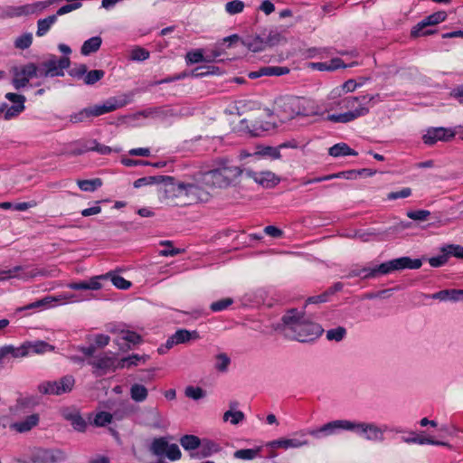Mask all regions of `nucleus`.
Masks as SVG:
<instances>
[{"mask_svg":"<svg viewBox=\"0 0 463 463\" xmlns=\"http://www.w3.org/2000/svg\"><path fill=\"white\" fill-rule=\"evenodd\" d=\"M422 262L420 259L412 260L409 257H401L386 262H383L378 266L373 268H363L361 269L362 279H373L381 275H387L395 270H401L404 269H420Z\"/></svg>","mask_w":463,"mask_h":463,"instance_id":"20e7f679","label":"nucleus"},{"mask_svg":"<svg viewBox=\"0 0 463 463\" xmlns=\"http://www.w3.org/2000/svg\"><path fill=\"white\" fill-rule=\"evenodd\" d=\"M374 99L373 95L359 97L349 96L340 101L342 109H347L345 113L332 114L327 117L332 122L347 123L369 113L367 105Z\"/></svg>","mask_w":463,"mask_h":463,"instance_id":"7ed1b4c3","label":"nucleus"},{"mask_svg":"<svg viewBox=\"0 0 463 463\" xmlns=\"http://www.w3.org/2000/svg\"><path fill=\"white\" fill-rule=\"evenodd\" d=\"M282 322L286 333L299 342L314 340L323 333L321 326L310 321L303 311L295 308L287 311Z\"/></svg>","mask_w":463,"mask_h":463,"instance_id":"f257e3e1","label":"nucleus"},{"mask_svg":"<svg viewBox=\"0 0 463 463\" xmlns=\"http://www.w3.org/2000/svg\"><path fill=\"white\" fill-rule=\"evenodd\" d=\"M26 347L27 355L30 353L41 354L46 352H51L54 347L44 341L27 342L24 344Z\"/></svg>","mask_w":463,"mask_h":463,"instance_id":"c756f323","label":"nucleus"},{"mask_svg":"<svg viewBox=\"0 0 463 463\" xmlns=\"http://www.w3.org/2000/svg\"><path fill=\"white\" fill-rule=\"evenodd\" d=\"M184 394L186 397L196 401L205 396V391L201 387H194L190 385L185 388Z\"/></svg>","mask_w":463,"mask_h":463,"instance_id":"09e8293b","label":"nucleus"},{"mask_svg":"<svg viewBox=\"0 0 463 463\" xmlns=\"http://www.w3.org/2000/svg\"><path fill=\"white\" fill-rule=\"evenodd\" d=\"M329 155L334 157L341 156H357V152L345 143H338L329 148Z\"/></svg>","mask_w":463,"mask_h":463,"instance_id":"473e14b6","label":"nucleus"},{"mask_svg":"<svg viewBox=\"0 0 463 463\" xmlns=\"http://www.w3.org/2000/svg\"><path fill=\"white\" fill-rule=\"evenodd\" d=\"M237 402H233L230 403V410L224 412L222 416L223 421H230L233 425H237L245 419V415L241 411H235Z\"/></svg>","mask_w":463,"mask_h":463,"instance_id":"c85d7f7f","label":"nucleus"},{"mask_svg":"<svg viewBox=\"0 0 463 463\" xmlns=\"http://www.w3.org/2000/svg\"><path fill=\"white\" fill-rule=\"evenodd\" d=\"M250 156L251 154H246L243 152L241 153V158ZM252 156H265L273 159H278L280 157V152L279 147L258 146H256V151L252 154Z\"/></svg>","mask_w":463,"mask_h":463,"instance_id":"bb28decb","label":"nucleus"},{"mask_svg":"<svg viewBox=\"0 0 463 463\" xmlns=\"http://www.w3.org/2000/svg\"><path fill=\"white\" fill-rule=\"evenodd\" d=\"M165 455L170 460H178L181 458L182 453L176 444H169Z\"/></svg>","mask_w":463,"mask_h":463,"instance_id":"e2e57ef3","label":"nucleus"},{"mask_svg":"<svg viewBox=\"0 0 463 463\" xmlns=\"http://www.w3.org/2000/svg\"><path fill=\"white\" fill-rule=\"evenodd\" d=\"M180 444L185 450H194L201 447V439L194 435H184L180 439Z\"/></svg>","mask_w":463,"mask_h":463,"instance_id":"e433bc0d","label":"nucleus"},{"mask_svg":"<svg viewBox=\"0 0 463 463\" xmlns=\"http://www.w3.org/2000/svg\"><path fill=\"white\" fill-rule=\"evenodd\" d=\"M310 67L312 69H316L321 71H333L339 68H345L346 65L344 63V61L340 58H333L329 61H323V62H312L310 63Z\"/></svg>","mask_w":463,"mask_h":463,"instance_id":"a878e982","label":"nucleus"},{"mask_svg":"<svg viewBox=\"0 0 463 463\" xmlns=\"http://www.w3.org/2000/svg\"><path fill=\"white\" fill-rule=\"evenodd\" d=\"M244 7L245 5L241 0H232L225 4V11L231 15L242 13Z\"/></svg>","mask_w":463,"mask_h":463,"instance_id":"37998d69","label":"nucleus"},{"mask_svg":"<svg viewBox=\"0 0 463 463\" xmlns=\"http://www.w3.org/2000/svg\"><path fill=\"white\" fill-rule=\"evenodd\" d=\"M129 394L133 401L142 402L146 400L148 391L145 385L135 383L130 387Z\"/></svg>","mask_w":463,"mask_h":463,"instance_id":"72a5a7b5","label":"nucleus"},{"mask_svg":"<svg viewBox=\"0 0 463 463\" xmlns=\"http://www.w3.org/2000/svg\"><path fill=\"white\" fill-rule=\"evenodd\" d=\"M111 281L115 287L120 289H128L131 283L119 275H112Z\"/></svg>","mask_w":463,"mask_h":463,"instance_id":"0e129e2a","label":"nucleus"},{"mask_svg":"<svg viewBox=\"0 0 463 463\" xmlns=\"http://www.w3.org/2000/svg\"><path fill=\"white\" fill-rule=\"evenodd\" d=\"M126 105V102L118 100L115 98L106 100L103 104H97L88 107L91 118L99 117L109 112H112Z\"/></svg>","mask_w":463,"mask_h":463,"instance_id":"2eb2a0df","label":"nucleus"},{"mask_svg":"<svg viewBox=\"0 0 463 463\" xmlns=\"http://www.w3.org/2000/svg\"><path fill=\"white\" fill-rule=\"evenodd\" d=\"M346 335V329L344 326H337L326 331V339L329 341L340 342Z\"/></svg>","mask_w":463,"mask_h":463,"instance_id":"c03bdc74","label":"nucleus"},{"mask_svg":"<svg viewBox=\"0 0 463 463\" xmlns=\"http://www.w3.org/2000/svg\"><path fill=\"white\" fill-rule=\"evenodd\" d=\"M447 17V14L444 11L436 12L427 17H425L420 23H419L411 31L413 36H419L420 34H429L430 32L427 31L420 33L421 30L426 26L435 25L443 22Z\"/></svg>","mask_w":463,"mask_h":463,"instance_id":"f3484780","label":"nucleus"},{"mask_svg":"<svg viewBox=\"0 0 463 463\" xmlns=\"http://www.w3.org/2000/svg\"><path fill=\"white\" fill-rule=\"evenodd\" d=\"M298 97H280L275 101V111L282 121L298 116Z\"/></svg>","mask_w":463,"mask_h":463,"instance_id":"1a4fd4ad","label":"nucleus"},{"mask_svg":"<svg viewBox=\"0 0 463 463\" xmlns=\"http://www.w3.org/2000/svg\"><path fill=\"white\" fill-rule=\"evenodd\" d=\"M186 61L189 63H198L202 61H211V59H208L207 56L204 57L201 50H196L187 52Z\"/></svg>","mask_w":463,"mask_h":463,"instance_id":"8fccbe9b","label":"nucleus"},{"mask_svg":"<svg viewBox=\"0 0 463 463\" xmlns=\"http://www.w3.org/2000/svg\"><path fill=\"white\" fill-rule=\"evenodd\" d=\"M263 36L267 48L279 45L285 41V37L277 30H270L267 35Z\"/></svg>","mask_w":463,"mask_h":463,"instance_id":"4c0bfd02","label":"nucleus"},{"mask_svg":"<svg viewBox=\"0 0 463 463\" xmlns=\"http://www.w3.org/2000/svg\"><path fill=\"white\" fill-rule=\"evenodd\" d=\"M233 303L231 298H222L211 304L210 308L213 312H220L228 308Z\"/></svg>","mask_w":463,"mask_h":463,"instance_id":"3c124183","label":"nucleus"},{"mask_svg":"<svg viewBox=\"0 0 463 463\" xmlns=\"http://www.w3.org/2000/svg\"><path fill=\"white\" fill-rule=\"evenodd\" d=\"M244 173L248 178L252 179L255 183L263 187H273L279 182V178L271 171L257 172L250 168H245Z\"/></svg>","mask_w":463,"mask_h":463,"instance_id":"ddd939ff","label":"nucleus"},{"mask_svg":"<svg viewBox=\"0 0 463 463\" xmlns=\"http://www.w3.org/2000/svg\"><path fill=\"white\" fill-rule=\"evenodd\" d=\"M37 402L33 396L20 397L17 399L16 406L20 409L34 407Z\"/></svg>","mask_w":463,"mask_h":463,"instance_id":"bf43d9fd","label":"nucleus"},{"mask_svg":"<svg viewBox=\"0 0 463 463\" xmlns=\"http://www.w3.org/2000/svg\"><path fill=\"white\" fill-rule=\"evenodd\" d=\"M160 178H161V176H146V177L139 178L134 182V187L139 188L144 185L155 184V183L158 182V180Z\"/></svg>","mask_w":463,"mask_h":463,"instance_id":"338daca9","label":"nucleus"},{"mask_svg":"<svg viewBox=\"0 0 463 463\" xmlns=\"http://www.w3.org/2000/svg\"><path fill=\"white\" fill-rule=\"evenodd\" d=\"M230 364L231 359L226 354L221 353L215 356L214 367L217 371L222 373L226 372L228 370Z\"/></svg>","mask_w":463,"mask_h":463,"instance_id":"a19ab883","label":"nucleus"},{"mask_svg":"<svg viewBox=\"0 0 463 463\" xmlns=\"http://www.w3.org/2000/svg\"><path fill=\"white\" fill-rule=\"evenodd\" d=\"M61 458L60 451L38 449L33 456V460L39 463H53Z\"/></svg>","mask_w":463,"mask_h":463,"instance_id":"5701e85b","label":"nucleus"},{"mask_svg":"<svg viewBox=\"0 0 463 463\" xmlns=\"http://www.w3.org/2000/svg\"><path fill=\"white\" fill-rule=\"evenodd\" d=\"M219 450L220 447L217 443L209 439H203L201 440V447H198L196 454H192V457H197L199 458H208Z\"/></svg>","mask_w":463,"mask_h":463,"instance_id":"b1692460","label":"nucleus"},{"mask_svg":"<svg viewBox=\"0 0 463 463\" xmlns=\"http://www.w3.org/2000/svg\"><path fill=\"white\" fill-rule=\"evenodd\" d=\"M118 361L116 360L115 357L109 355H102L99 357H95L89 361V364L95 367L96 369L107 371V370H117L119 367L117 366Z\"/></svg>","mask_w":463,"mask_h":463,"instance_id":"4be33fe9","label":"nucleus"},{"mask_svg":"<svg viewBox=\"0 0 463 463\" xmlns=\"http://www.w3.org/2000/svg\"><path fill=\"white\" fill-rule=\"evenodd\" d=\"M402 440L408 444L415 443V444H420V445L430 444V445H438V446H449V444L447 442L434 440L431 438L421 437L413 431L410 432V436H408V437H405V436L402 437Z\"/></svg>","mask_w":463,"mask_h":463,"instance_id":"393cba45","label":"nucleus"},{"mask_svg":"<svg viewBox=\"0 0 463 463\" xmlns=\"http://www.w3.org/2000/svg\"><path fill=\"white\" fill-rule=\"evenodd\" d=\"M241 43L253 52H258L267 49L264 36L256 35L253 37H248L241 41Z\"/></svg>","mask_w":463,"mask_h":463,"instance_id":"cd10ccee","label":"nucleus"},{"mask_svg":"<svg viewBox=\"0 0 463 463\" xmlns=\"http://www.w3.org/2000/svg\"><path fill=\"white\" fill-rule=\"evenodd\" d=\"M47 298H50V303L52 301H55V302H59L60 304H65V303H69V302L71 303V302L76 301L74 299L75 296L71 293H61L56 297H47Z\"/></svg>","mask_w":463,"mask_h":463,"instance_id":"052dcab7","label":"nucleus"},{"mask_svg":"<svg viewBox=\"0 0 463 463\" xmlns=\"http://www.w3.org/2000/svg\"><path fill=\"white\" fill-rule=\"evenodd\" d=\"M148 359V355H139V354H132L128 357L122 358L117 364V366L119 368L137 366L140 364H145Z\"/></svg>","mask_w":463,"mask_h":463,"instance_id":"7c9ffc66","label":"nucleus"},{"mask_svg":"<svg viewBox=\"0 0 463 463\" xmlns=\"http://www.w3.org/2000/svg\"><path fill=\"white\" fill-rule=\"evenodd\" d=\"M71 425L74 428V430L78 431H84L87 427V423L85 420L80 416V415H73L71 417Z\"/></svg>","mask_w":463,"mask_h":463,"instance_id":"680f3d73","label":"nucleus"},{"mask_svg":"<svg viewBox=\"0 0 463 463\" xmlns=\"http://www.w3.org/2000/svg\"><path fill=\"white\" fill-rule=\"evenodd\" d=\"M90 143L92 145H94V149L96 152H98L99 154H101V155H109L110 154L112 151H116L118 152V150L117 149H113L112 147L110 146H105V145H101L99 143H98L97 140L93 139V140H90Z\"/></svg>","mask_w":463,"mask_h":463,"instance_id":"774afa93","label":"nucleus"},{"mask_svg":"<svg viewBox=\"0 0 463 463\" xmlns=\"http://www.w3.org/2000/svg\"><path fill=\"white\" fill-rule=\"evenodd\" d=\"M24 109V105H13L11 107H7L5 105V118L10 119L14 117L19 115Z\"/></svg>","mask_w":463,"mask_h":463,"instance_id":"13d9d810","label":"nucleus"},{"mask_svg":"<svg viewBox=\"0 0 463 463\" xmlns=\"http://www.w3.org/2000/svg\"><path fill=\"white\" fill-rule=\"evenodd\" d=\"M121 339L127 341L130 344L137 345L141 342V336L133 331L128 330H121L120 331Z\"/></svg>","mask_w":463,"mask_h":463,"instance_id":"864d4df0","label":"nucleus"},{"mask_svg":"<svg viewBox=\"0 0 463 463\" xmlns=\"http://www.w3.org/2000/svg\"><path fill=\"white\" fill-rule=\"evenodd\" d=\"M455 136V133L448 128H430L423 136V141L427 145H434L437 141H448Z\"/></svg>","mask_w":463,"mask_h":463,"instance_id":"dca6fc26","label":"nucleus"},{"mask_svg":"<svg viewBox=\"0 0 463 463\" xmlns=\"http://www.w3.org/2000/svg\"><path fill=\"white\" fill-rule=\"evenodd\" d=\"M166 197L176 205H185L184 182H171L165 187Z\"/></svg>","mask_w":463,"mask_h":463,"instance_id":"4468645a","label":"nucleus"},{"mask_svg":"<svg viewBox=\"0 0 463 463\" xmlns=\"http://www.w3.org/2000/svg\"><path fill=\"white\" fill-rule=\"evenodd\" d=\"M298 116L312 117L323 115L321 108L313 99L298 97Z\"/></svg>","mask_w":463,"mask_h":463,"instance_id":"a211bd4d","label":"nucleus"},{"mask_svg":"<svg viewBox=\"0 0 463 463\" xmlns=\"http://www.w3.org/2000/svg\"><path fill=\"white\" fill-rule=\"evenodd\" d=\"M258 455V450L252 449H239L234 452V458L240 459H253Z\"/></svg>","mask_w":463,"mask_h":463,"instance_id":"5fc2aeb1","label":"nucleus"},{"mask_svg":"<svg viewBox=\"0 0 463 463\" xmlns=\"http://www.w3.org/2000/svg\"><path fill=\"white\" fill-rule=\"evenodd\" d=\"M57 21V15H50L44 19H40L37 22L36 35L42 37L47 33L52 24Z\"/></svg>","mask_w":463,"mask_h":463,"instance_id":"c9c22d12","label":"nucleus"},{"mask_svg":"<svg viewBox=\"0 0 463 463\" xmlns=\"http://www.w3.org/2000/svg\"><path fill=\"white\" fill-rule=\"evenodd\" d=\"M40 420L39 414L33 413L26 418L15 421L10 425V429L18 433H24L30 431L33 428L38 425Z\"/></svg>","mask_w":463,"mask_h":463,"instance_id":"aec40b11","label":"nucleus"},{"mask_svg":"<svg viewBox=\"0 0 463 463\" xmlns=\"http://www.w3.org/2000/svg\"><path fill=\"white\" fill-rule=\"evenodd\" d=\"M201 185L203 184L200 181V174L196 175L194 182H184L186 204L207 202L210 199V193Z\"/></svg>","mask_w":463,"mask_h":463,"instance_id":"9d476101","label":"nucleus"},{"mask_svg":"<svg viewBox=\"0 0 463 463\" xmlns=\"http://www.w3.org/2000/svg\"><path fill=\"white\" fill-rule=\"evenodd\" d=\"M243 173L244 169L222 158L215 161L212 169L200 173V181L206 187L223 189L231 186Z\"/></svg>","mask_w":463,"mask_h":463,"instance_id":"f03ea898","label":"nucleus"},{"mask_svg":"<svg viewBox=\"0 0 463 463\" xmlns=\"http://www.w3.org/2000/svg\"><path fill=\"white\" fill-rule=\"evenodd\" d=\"M90 118H91V117H90V114L89 108H84L81 110H80V111H78L76 113L71 114L70 116V122H71L73 124H77V123L84 122V121L89 120Z\"/></svg>","mask_w":463,"mask_h":463,"instance_id":"de8ad7c7","label":"nucleus"},{"mask_svg":"<svg viewBox=\"0 0 463 463\" xmlns=\"http://www.w3.org/2000/svg\"><path fill=\"white\" fill-rule=\"evenodd\" d=\"M112 420V415L109 412H99L94 419V424L99 427H103L109 423Z\"/></svg>","mask_w":463,"mask_h":463,"instance_id":"4d7b16f0","label":"nucleus"},{"mask_svg":"<svg viewBox=\"0 0 463 463\" xmlns=\"http://www.w3.org/2000/svg\"><path fill=\"white\" fill-rule=\"evenodd\" d=\"M430 213L427 210L410 211L407 213V216L415 221H425Z\"/></svg>","mask_w":463,"mask_h":463,"instance_id":"69168bd1","label":"nucleus"},{"mask_svg":"<svg viewBox=\"0 0 463 463\" xmlns=\"http://www.w3.org/2000/svg\"><path fill=\"white\" fill-rule=\"evenodd\" d=\"M354 421L349 420H335L329 421L318 429L311 430L308 434L314 438L327 437L336 434L340 430L353 431Z\"/></svg>","mask_w":463,"mask_h":463,"instance_id":"6e6552de","label":"nucleus"},{"mask_svg":"<svg viewBox=\"0 0 463 463\" xmlns=\"http://www.w3.org/2000/svg\"><path fill=\"white\" fill-rule=\"evenodd\" d=\"M288 72L289 69L287 67L271 66L261 68L259 75L281 76L288 74Z\"/></svg>","mask_w":463,"mask_h":463,"instance_id":"ea45409f","label":"nucleus"},{"mask_svg":"<svg viewBox=\"0 0 463 463\" xmlns=\"http://www.w3.org/2000/svg\"><path fill=\"white\" fill-rule=\"evenodd\" d=\"M149 57V52H147L146 49L141 47H136L131 51L130 58L133 61H145L148 59Z\"/></svg>","mask_w":463,"mask_h":463,"instance_id":"6e6d98bb","label":"nucleus"},{"mask_svg":"<svg viewBox=\"0 0 463 463\" xmlns=\"http://www.w3.org/2000/svg\"><path fill=\"white\" fill-rule=\"evenodd\" d=\"M101 43L102 40L99 36L91 37L83 43L80 52L83 55L95 52L100 48Z\"/></svg>","mask_w":463,"mask_h":463,"instance_id":"f704fd0d","label":"nucleus"},{"mask_svg":"<svg viewBox=\"0 0 463 463\" xmlns=\"http://www.w3.org/2000/svg\"><path fill=\"white\" fill-rule=\"evenodd\" d=\"M353 431L363 435L369 441H382L383 430L374 423L354 421Z\"/></svg>","mask_w":463,"mask_h":463,"instance_id":"9b49d317","label":"nucleus"},{"mask_svg":"<svg viewBox=\"0 0 463 463\" xmlns=\"http://www.w3.org/2000/svg\"><path fill=\"white\" fill-rule=\"evenodd\" d=\"M55 269H29L28 268L23 266H16L10 269H3L0 270V281L5 280L11 278H17L23 280H28L30 279H33L37 276L42 277H55Z\"/></svg>","mask_w":463,"mask_h":463,"instance_id":"0eeeda50","label":"nucleus"},{"mask_svg":"<svg viewBox=\"0 0 463 463\" xmlns=\"http://www.w3.org/2000/svg\"><path fill=\"white\" fill-rule=\"evenodd\" d=\"M35 13V6L32 5H25L18 7H13L8 14L9 16H22L29 15Z\"/></svg>","mask_w":463,"mask_h":463,"instance_id":"a18cd8bd","label":"nucleus"},{"mask_svg":"<svg viewBox=\"0 0 463 463\" xmlns=\"http://www.w3.org/2000/svg\"><path fill=\"white\" fill-rule=\"evenodd\" d=\"M71 65L70 58L63 56L57 58L55 55H49L48 58L37 65L40 78L61 77L64 75V70Z\"/></svg>","mask_w":463,"mask_h":463,"instance_id":"423d86ee","label":"nucleus"},{"mask_svg":"<svg viewBox=\"0 0 463 463\" xmlns=\"http://www.w3.org/2000/svg\"><path fill=\"white\" fill-rule=\"evenodd\" d=\"M308 445V441L307 439H279L272 440L268 443V447L271 449H298L303 446Z\"/></svg>","mask_w":463,"mask_h":463,"instance_id":"412c9836","label":"nucleus"},{"mask_svg":"<svg viewBox=\"0 0 463 463\" xmlns=\"http://www.w3.org/2000/svg\"><path fill=\"white\" fill-rule=\"evenodd\" d=\"M75 379L72 375H65L58 380L44 381L38 384L37 390L43 395H62L72 391Z\"/></svg>","mask_w":463,"mask_h":463,"instance_id":"39448f33","label":"nucleus"},{"mask_svg":"<svg viewBox=\"0 0 463 463\" xmlns=\"http://www.w3.org/2000/svg\"><path fill=\"white\" fill-rule=\"evenodd\" d=\"M199 334L197 331H188L186 329L177 330L171 337L166 341L165 346L169 349L175 345L186 343L191 339H198Z\"/></svg>","mask_w":463,"mask_h":463,"instance_id":"6ab92c4d","label":"nucleus"},{"mask_svg":"<svg viewBox=\"0 0 463 463\" xmlns=\"http://www.w3.org/2000/svg\"><path fill=\"white\" fill-rule=\"evenodd\" d=\"M432 298L447 300L450 299L453 301H458L463 299V290L462 289H451V290H441L432 295Z\"/></svg>","mask_w":463,"mask_h":463,"instance_id":"2f4dec72","label":"nucleus"},{"mask_svg":"<svg viewBox=\"0 0 463 463\" xmlns=\"http://www.w3.org/2000/svg\"><path fill=\"white\" fill-rule=\"evenodd\" d=\"M33 42V35L30 33H24L14 41V46L17 49L24 50L30 47Z\"/></svg>","mask_w":463,"mask_h":463,"instance_id":"49530a36","label":"nucleus"},{"mask_svg":"<svg viewBox=\"0 0 463 463\" xmlns=\"http://www.w3.org/2000/svg\"><path fill=\"white\" fill-rule=\"evenodd\" d=\"M102 184V182L100 179L96 178L92 180H79L78 185L82 191L86 192H93L97 188L100 187Z\"/></svg>","mask_w":463,"mask_h":463,"instance_id":"79ce46f5","label":"nucleus"},{"mask_svg":"<svg viewBox=\"0 0 463 463\" xmlns=\"http://www.w3.org/2000/svg\"><path fill=\"white\" fill-rule=\"evenodd\" d=\"M40 78V72L36 64L30 62L23 66L20 70H16L13 79V85L16 90L24 88L27 85L30 79Z\"/></svg>","mask_w":463,"mask_h":463,"instance_id":"f8f14e48","label":"nucleus"},{"mask_svg":"<svg viewBox=\"0 0 463 463\" xmlns=\"http://www.w3.org/2000/svg\"><path fill=\"white\" fill-rule=\"evenodd\" d=\"M168 445L164 438L155 439L150 446V451L154 455L161 457L165 454Z\"/></svg>","mask_w":463,"mask_h":463,"instance_id":"58836bf2","label":"nucleus"},{"mask_svg":"<svg viewBox=\"0 0 463 463\" xmlns=\"http://www.w3.org/2000/svg\"><path fill=\"white\" fill-rule=\"evenodd\" d=\"M104 71L102 70H93L89 72H87L84 82L88 85H92L99 81L100 79L104 76Z\"/></svg>","mask_w":463,"mask_h":463,"instance_id":"603ef678","label":"nucleus"}]
</instances>
